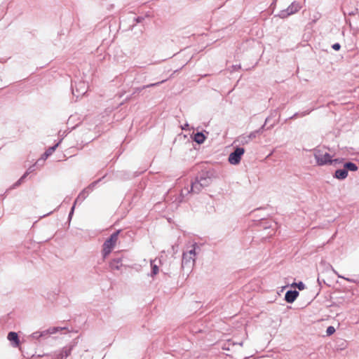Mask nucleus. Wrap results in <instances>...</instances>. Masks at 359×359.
<instances>
[{
    "instance_id": "nucleus-1",
    "label": "nucleus",
    "mask_w": 359,
    "mask_h": 359,
    "mask_svg": "<svg viewBox=\"0 0 359 359\" xmlns=\"http://www.w3.org/2000/svg\"><path fill=\"white\" fill-rule=\"evenodd\" d=\"M196 244L192 245V249L183 252L182 259V268L191 269L195 264L196 262Z\"/></svg>"
},
{
    "instance_id": "nucleus-2",
    "label": "nucleus",
    "mask_w": 359,
    "mask_h": 359,
    "mask_svg": "<svg viewBox=\"0 0 359 359\" xmlns=\"http://www.w3.org/2000/svg\"><path fill=\"white\" fill-rule=\"evenodd\" d=\"M120 231H116L113 233L109 238H107L103 244L102 253L103 257L105 258L107 255L110 254L111 250L116 245V243L118 240V234Z\"/></svg>"
},
{
    "instance_id": "nucleus-3",
    "label": "nucleus",
    "mask_w": 359,
    "mask_h": 359,
    "mask_svg": "<svg viewBox=\"0 0 359 359\" xmlns=\"http://www.w3.org/2000/svg\"><path fill=\"white\" fill-rule=\"evenodd\" d=\"M314 157L319 165L332 163L331 156L324 149H316L314 150Z\"/></svg>"
},
{
    "instance_id": "nucleus-4",
    "label": "nucleus",
    "mask_w": 359,
    "mask_h": 359,
    "mask_svg": "<svg viewBox=\"0 0 359 359\" xmlns=\"http://www.w3.org/2000/svg\"><path fill=\"white\" fill-rule=\"evenodd\" d=\"M302 6L299 3L293 1L285 10L281 11L278 16L280 18H285L291 15H293L298 12L301 9Z\"/></svg>"
},
{
    "instance_id": "nucleus-5",
    "label": "nucleus",
    "mask_w": 359,
    "mask_h": 359,
    "mask_svg": "<svg viewBox=\"0 0 359 359\" xmlns=\"http://www.w3.org/2000/svg\"><path fill=\"white\" fill-rule=\"evenodd\" d=\"M244 153L245 149L243 147H237L235 150L229 154V162L232 165H238Z\"/></svg>"
},
{
    "instance_id": "nucleus-6",
    "label": "nucleus",
    "mask_w": 359,
    "mask_h": 359,
    "mask_svg": "<svg viewBox=\"0 0 359 359\" xmlns=\"http://www.w3.org/2000/svg\"><path fill=\"white\" fill-rule=\"evenodd\" d=\"M87 84L83 81H80L72 88V93L79 97V95H84L87 92Z\"/></svg>"
},
{
    "instance_id": "nucleus-7",
    "label": "nucleus",
    "mask_w": 359,
    "mask_h": 359,
    "mask_svg": "<svg viewBox=\"0 0 359 359\" xmlns=\"http://www.w3.org/2000/svg\"><path fill=\"white\" fill-rule=\"evenodd\" d=\"M96 182H93L90 184L87 188L84 189L78 196L76 198L74 204L77 201H83L90 194V191L93 189L94 186L95 185Z\"/></svg>"
},
{
    "instance_id": "nucleus-8",
    "label": "nucleus",
    "mask_w": 359,
    "mask_h": 359,
    "mask_svg": "<svg viewBox=\"0 0 359 359\" xmlns=\"http://www.w3.org/2000/svg\"><path fill=\"white\" fill-rule=\"evenodd\" d=\"M204 187L202 186V184L198 180V178H196V180L191 183V190L189 191L187 189L186 191H187V193L192 192L194 194H198L201 191V190Z\"/></svg>"
},
{
    "instance_id": "nucleus-9",
    "label": "nucleus",
    "mask_w": 359,
    "mask_h": 359,
    "mask_svg": "<svg viewBox=\"0 0 359 359\" xmlns=\"http://www.w3.org/2000/svg\"><path fill=\"white\" fill-rule=\"evenodd\" d=\"M298 295L299 292L297 290H289L285 293V299L287 303H292Z\"/></svg>"
},
{
    "instance_id": "nucleus-10",
    "label": "nucleus",
    "mask_w": 359,
    "mask_h": 359,
    "mask_svg": "<svg viewBox=\"0 0 359 359\" xmlns=\"http://www.w3.org/2000/svg\"><path fill=\"white\" fill-rule=\"evenodd\" d=\"M72 349V346L63 348L57 355V359H66L71 354Z\"/></svg>"
},
{
    "instance_id": "nucleus-11",
    "label": "nucleus",
    "mask_w": 359,
    "mask_h": 359,
    "mask_svg": "<svg viewBox=\"0 0 359 359\" xmlns=\"http://www.w3.org/2000/svg\"><path fill=\"white\" fill-rule=\"evenodd\" d=\"M250 142V137L248 135H242L237 137L234 143H238L239 146L245 145Z\"/></svg>"
},
{
    "instance_id": "nucleus-12",
    "label": "nucleus",
    "mask_w": 359,
    "mask_h": 359,
    "mask_svg": "<svg viewBox=\"0 0 359 359\" xmlns=\"http://www.w3.org/2000/svg\"><path fill=\"white\" fill-rule=\"evenodd\" d=\"M8 339L11 341V342H13V346L15 347H17L19 346V338H18V335L16 332H10L8 334Z\"/></svg>"
},
{
    "instance_id": "nucleus-13",
    "label": "nucleus",
    "mask_w": 359,
    "mask_h": 359,
    "mask_svg": "<svg viewBox=\"0 0 359 359\" xmlns=\"http://www.w3.org/2000/svg\"><path fill=\"white\" fill-rule=\"evenodd\" d=\"M334 176L338 180H344L348 176V171L344 169V168L343 169L337 170Z\"/></svg>"
},
{
    "instance_id": "nucleus-14",
    "label": "nucleus",
    "mask_w": 359,
    "mask_h": 359,
    "mask_svg": "<svg viewBox=\"0 0 359 359\" xmlns=\"http://www.w3.org/2000/svg\"><path fill=\"white\" fill-rule=\"evenodd\" d=\"M198 180L204 188L209 186L211 183V178L206 176H201L200 178H198Z\"/></svg>"
},
{
    "instance_id": "nucleus-15",
    "label": "nucleus",
    "mask_w": 359,
    "mask_h": 359,
    "mask_svg": "<svg viewBox=\"0 0 359 359\" xmlns=\"http://www.w3.org/2000/svg\"><path fill=\"white\" fill-rule=\"evenodd\" d=\"M205 140V137L202 133L198 132L194 135V141L198 144L203 143Z\"/></svg>"
},
{
    "instance_id": "nucleus-16",
    "label": "nucleus",
    "mask_w": 359,
    "mask_h": 359,
    "mask_svg": "<svg viewBox=\"0 0 359 359\" xmlns=\"http://www.w3.org/2000/svg\"><path fill=\"white\" fill-rule=\"evenodd\" d=\"M121 265V260L120 259H113L110 263V267L112 269L119 270Z\"/></svg>"
},
{
    "instance_id": "nucleus-17",
    "label": "nucleus",
    "mask_w": 359,
    "mask_h": 359,
    "mask_svg": "<svg viewBox=\"0 0 359 359\" xmlns=\"http://www.w3.org/2000/svg\"><path fill=\"white\" fill-rule=\"evenodd\" d=\"M344 169H346L347 171H356L358 170V166L356 164L352 163V162H347L344 165Z\"/></svg>"
},
{
    "instance_id": "nucleus-18",
    "label": "nucleus",
    "mask_w": 359,
    "mask_h": 359,
    "mask_svg": "<svg viewBox=\"0 0 359 359\" xmlns=\"http://www.w3.org/2000/svg\"><path fill=\"white\" fill-rule=\"evenodd\" d=\"M58 144H59L57 143V144H55L54 146L49 147L46 151V152L43 154V160L46 159V158H48L49 156H50L54 152L55 149L57 147Z\"/></svg>"
},
{
    "instance_id": "nucleus-19",
    "label": "nucleus",
    "mask_w": 359,
    "mask_h": 359,
    "mask_svg": "<svg viewBox=\"0 0 359 359\" xmlns=\"http://www.w3.org/2000/svg\"><path fill=\"white\" fill-rule=\"evenodd\" d=\"M34 170V165L32 166H30L28 170H27V172L21 177V178L18 181V182L16 183V184H20L22 181L23 180L27 177V175H29V173H31L32 172H33Z\"/></svg>"
},
{
    "instance_id": "nucleus-20",
    "label": "nucleus",
    "mask_w": 359,
    "mask_h": 359,
    "mask_svg": "<svg viewBox=\"0 0 359 359\" xmlns=\"http://www.w3.org/2000/svg\"><path fill=\"white\" fill-rule=\"evenodd\" d=\"M65 328L64 327H52V328H50L47 330H45L44 332L46 334H55L57 332H58L59 330H64Z\"/></svg>"
},
{
    "instance_id": "nucleus-21",
    "label": "nucleus",
    "mask_w": 359,
    "mask_h": 359,
    "mask_svg": "<svg viewBox=\"0 0 359 359\" xmlns=\"http://www.w3.org/2000/svg\"><path fill=\"white\" fill-rule=\"evenodd\" d=\"M151 276L156 275L158 273V266L154 264V261L151 262Z\"/></svg>"
},
{
    "instance_id": "nucleus-22",
    "label": "nucleus",
    "mask_w": 359,
    "mask_h": 359,
    "mask_svg": "<svg viewBox=\"0 0 359 359\" xmlns=\"http://www.w3.org/2000/svg\"><path fill=\"white\" fill-rule=\"evenodd\" d=\"M332 271L339 277V278H343V279H345L346 280L350 282V283H356V280H354V279H352V278H346L343 276H341L340 274H339L337 273V271H335L332 267Z\"/></svg>"
},
{
    "instance_id": "nucleus-23",
    "label": "nucleus",
    "mask_w": 359,
    "mask_h": 359,
    "mask_svg": "<svg viewBox=\"0 0 359 359\" xmlns=\"http://www.w3.org/2000/svg\"><path fill=\"white\" fill-rule=\"evenodd\" d=\"M44 335H46V334H45V332H44V331H43V332H41V333H39V332H34V333L32 334V338H34V339H39V337H43V336H44Z\"/></svg>"
},
{
    "instance_id": "nucleus-24",
    "label": "nucleus",
    "mask_w": 359,
    "mask_h": 359,
    "mask_svg": "<svg viewBox=\"0 0 359 359\" xmlns=\"http://www.w3.org/2000/svg\"><path fill=\"white\" fill-rule=\"evenodd\" d=\"M257 134H259V130H255L251 132L248 136L250 137V141L255 138L257 135Z\"/></svg>"
},
{
    "instance_id": "nucleus-25",
    "label": "nucleus",
    "mask_w": 359,
    "mask_h": 359,
    "mask_svg": "<svg viewBox=\"0 0 359 359\" xmlns=\"http://www.w3.org/2000/svg\"><path fill=\"white\" fill-rule=\"evenodd\" d=\"M165 81H161L160 82H156V83H150L149 85H146V86H142V88H150V87H154V86H158L159 84L163 83Z\"/></svg>"
},
{
    "instance_id": "nucleus-26",
    "label": "nucleus",
    "mask_w": 359,
    "mask_h": 359,
    "mask_svg": "<svg viewBox=\"0 0 359 359\" xmlns=\"http://www.w3.org/2000/svg\"><path fill=\"white\" fill-rule=\"evenodd\" d=\"M335 332V329L334 327L332 326H329L327 328V330H326V333L328 336L330 335H332V334H334Z\"/></svg>"
},
{
    "instance_id": "nucleus-27",
    "label": "nucleus",
    "mask_w": 359,
    "mask_h": 359,
    "mask_svg": "<svg viewBox=\"0 0 359 359\" xmlns=\"http://www.w3.org/2000/svg\"><path fill=\"white\" fill-rule=\"evenodd\" d=\"M294 285L300 290H302L305 288V285L302 282H299L298 283H294Z\"/></svg>"
},
{
    "instance_id": "nucleus-28",
    "label": "nucleus",
    "mask_w": 359,
    "mask_h": 359,
    "mask_svg": "<svg viewBox=\"0 0 359 359\" xmlns=\"http://www.w3.org/2000/svg\"><path fill=\"white\" fill-rule=\"evenodd\" d=\"M341 48V46L339 43H336L332 45V48L334 50H339Z\"/></svg>"
},
{
    "instance_id": "nucleus-29",
    "label": "nucleus",
    "mask_w": 359,
    "mask_h": 359,
    "mask_svg": "<svg viewBox=\"0 0 359 359\" xmlns=\"http://www.w3.org/2000/svg\"><path fill=\"white\" fill-rule=\"evenodd\" d=\"M144 88H142V87L141 88H136L134 89V92H133V94L135 93H139L140 92H141L142 90H143Z\"/></svg>"
},
{
    "instance_id": "nucleus-30",
    "label": "nucleus",
    "mask_w": 359,
    "mask_h": 359,
    "mask_svg": "<svg viewBox=\"0 0 359 359\" xmlns=\"http://www.w3.org/2000/svg\"><path fill=\"white\" fill-rule=\"evenodd\" d=\"M74 205H73V207L72 208V210L69 212V217L71 218L72 215H73V212H74Z\"/></svg>"
},
{
    "instance_id": "nucleus-31",
    "label": "nucleus",
    "mask_w": 359,
    "mask_h": 359,
    "mask_svg": "<svg viewBox=\"0 0 359 359\" xmlns=\"http://www.w3.org/2000/svg\"><path fill=\"white\" fill-rule=\"evenodd\" d=\"M264 126H265V124H264V125H263V126H262V127L258 130H259V133H261L263 131V130H264Z\"/></svg>"
},
{
    "instance_id": "nucleus-32",
    "label": "nucleus",
    "mask_w": 359,
    "mask_h": 359,
    "mask_svg": "<svg viewBox=\"0 0 359 359\" xmlns=\"http://www.w3.org/2000/svg\"><path fill=\"white\" fill-rule=\"evenodd\" d=\"M309 112H310V111L303 112V113H302V114H301V116H305V115H306V114H309Z\"/></svg>"
},
{
    "instance_id": "nucleus-33",
    "label": "nucleus",
    "mask_w": 359,
    "mask_h": 359,
    "mask_svg": "<svg viewBox=\"0 0 359 359\" xmlns=\"http://www.w3.org/2000/svg\"><path fill=\"white\" fill-rule=\"evenodd\" d=\"M334 162V163H339L340 161L339 159H334V160H332V163Z\"/></svg>"
},
{
    "instance_id": "nucleus-34",
    "label": "nucleus",
    "mask_w": 359,
    "mask_h": 359,
    "mask_svg": "<svg viewBox=\"0 0 359 359\" xmlns=\"http://www.w3.org/2000/svg\"><path fill=\"white\" fill-rule=\"evenodd\" d=\"M181 195L184 196V191H182Z\"/></svg>"
},
{
    "instance_id": "nucleus-35",
    "label": "nucleus",
    "mask_w": 359,
    "mask_h": 359,
    "mask_svg": "<svg viewBox=\"0 0 359 359\" xmlns=\"http://www.w3.org/2000/svg\"><path fill=\"white\" fill-rule=\"evenodd\" d=\"M298 114H294V117L297 116Z\"/></svg>"
}]
</instances>
